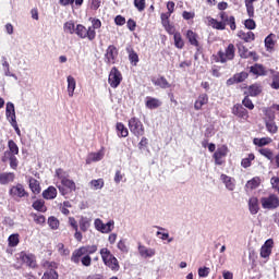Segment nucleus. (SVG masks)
Instances as JSON below:
<instances>
[{"label": "nucleus", "instance_id": "nucleus-1", "mask_svg": "<svg viewBox=\"0 0 279 279\" xmlns=\"http://www.w3.org/2000/svg\"><path fill=\"white\" fill-rule=\"evenodd\" d=\"M95 252H97V245L95 244L81 246L73 251L71 256V263H74V265H80V259L82 258V256H90V254H95Z\"/></svg>", "mask_w": 279, "mask_h": 279}, {"label": "nucleus", "instance_id": "nucleus-2", "mask_svg": "<svg viewBox=\"0 0 279 279\" xmlns=\"http://www.w3.org/2000/svg\"><path fill=\"white\" fill-rule=\"evenodd\" d=\"M100 256L102 258L104 264L109 267L111 271H119V259L112 255L110 250L107 247L100 250Z\"/></svg>", "mask_w": 279, "mask_h": 279}, {"label": "nucleus", "instance_id": "nucleus-3", "mask_svg": "<svg viewBox=\"0 0 279 279\" xmlns=\"http://www.w3.org/2000/svg\"><path fill=\"white\" fill-rule=\"evenodd\" d=\"M9 196L14 202H21L25 199V197H29V192L25 190V185L23 183H16L15 185H11L9 189Z\"/></svg>", "mask_w": 279, "mask_h": 279}, {"label": "nucleus", "instance_id": "nucleus-4", "mask_svg": "<svg viewBox=\"0 0 279 279\" xmlns=\"http://www.w3.org/2000/svg\"><path fill=\"white\" fill-rule=\"evenodd\" d=\"M129 130L131 134L137 138L145 134V126L143 125L141 119L136 117H133L129 120Z\"/></svg>", "mask_w": 279, "mask_h": 279}, {"label": "nucleus", "instance_id": "nucleus-5", "mask_svg": "<svg viewBox=\"0 0 279 279\" xmlns=\"http://www.w3.org/2000/svg\"><path fill=\"white\" fill-rule=\"evenodd\" d=\"M56 175L60 180L62 186L68 189L70 193H73V191H75V181L69 179V173H66V171H63L62 168H59L56 170Z\"/></svg>", "mask_w": 279, "mask_h": 279}, {"label": "nucleus", "instance_id": "nucleus-6", "mask_svg": "<svg viewBox=\"0 0 279 279\" xmlns=\"http://www.w3.org/2000/svg\"><path fill=\"white\" fill-rule=\"evenodd\" d=\"M5 114L9 123L13 126L17 136H21V129L19 128V123L16 122V111L14 109V104H7Z\"/></svg>", "mask_w": 279, "mask_h": 279}, {"label": "nucleus", "instance_id": "nucleus-7", "mask_svg": "<svg viewBox=\"0 0 279 279\" xmlns=\"http://www.w3.org/2000/svg\"><path fill=\"white\" fill-rule=\"evenodd\" d=\"M260 204L265 210H276L279 208V197L276 194H270L268 197H262Z\"/></svg>", "mask_w": 279, "mask_h": 279}, {"label": "nucleus", "instance_id": "nucleus-8", "mask_svg": "<svg viewBox=\"0 0 279 279\" xmlns=\"http://www.w3.org/2000/svg\"><path fill=\"white\" fill-rule=\"evenodd\" d=\"M75 34L78 36V38H88L89 40H95L97 38V32H95L92 28H86V26L78 24L75 28Z\"/></svg>", "mask_w": 279, "mask_h": 279}, {"label": "nucleus", "instance_id": "nucleus-9", "mask_svg": "<svg viewBox=\"0 0 279 279\" xmlns=\"http://www.w3.org/2000/svg\"><path fill=\"white\" fill-rule=\"evenodd\" d=\"M94 226L98 232L102 234H110L114 230V220H109L107 223H104L102 219H95Z\"/></svg>", "mask_w": 279, "mask_h": 279}, {"label": "nucleus", "instance_id": "nucleus-10", "mask_svg": "<svg viewBox=\"0 0 279 279\" xmlns=\"http://www.w3.org/2000/svg\"><path fill=\"white\" fill-rule=\"evenodd\" d=\"M109 85L111 88H119L121 82H123V74L117 69V66H113L109 73L108 78Z\"/></svg>", "mask_w": 279, "mask_h": 279}, {"label": "nucleus", "instance_id": "nucleus-11", "mask_svg": "<svg viewBox=\"0 0 279 279\" xmlns=\"http://www.w3.org/2000/svg\"><path fill=\"white\" fill-rule=\"evenodd\" d=\"M117 58H119V49L114 45L108 46L106 53H105V62L107 64H116Z\"/></svg>", "mask_w": 279, "mask_h": 279}, {"label": "nucleus", "instance_id": "nucleus-12", "mask_svg": "<svg viewBox=\"0 0 279 279\" xmlns=\"http://www.w3.org/2000/svg\"><path fill=\"white\" fill-rule=\"evenodd\" d=\"M20 258L22 263L31 267V269H36V255L32 253L21 252Z\"/></svg>", "mask_w": 279, "mask_h": 279}, {"label": "nucleus", "instance_id": "nucleus-13", "mask_svg": "<svg viewBox=\"0 0 279 279\" xmlns=\"http://www.w3.org/2000/svg\"><path fill=\"white\" fill-rule=\"evenodd\" d=\"M250 73L256 75L257 77H265L268 75L269 71L267 68L260 63H255L250 66Z\"/></svg>", "mask_w": 279, "mask_h": 279}, {"label": "nucleus", "instance_id": "nucleus-14", "mask_svg": "<svg viewBox=\"0 0 279 279\" xmlns=\"http://www.w3.org/2000/svg\"><path fill=\"white\" fill-rule=\"evenodd\" d=\"M228 156V146L222 145L221 147L217 148V150L214 153V159L216 165H223L222 158H226Z\"/></svg>", "mask_w": 279, "mask_h": 279}, {"label": "nucleus", "instance_id": "nucleus-15", "mask_svg": "<svg viewBox=\"0 0 279 279\" xmlns=\"http://www.w3.org/2000/svg\"><path fill=\"white\" fill-rule=\"evenodd\" d=\"M231 112L232 114H234V117H238L239 119H247L250 117L247 109H245V107H243V105L241 104H235Z\"/></svg>", "mask_w": 279, "mask_h": 279}, {"label": "nucleus", "instance_id": "nucleus-16", "mask_svg": "<svg viewBox=\"0 0 279 279\" xmlns=\"http://www.w3.org/2000/svg\"><path fill=\"white\" fill-rule=\"evenodd\" d=\"M137 250H138L140 256H142V258H151V257L156 256V250L148 248L145 245L140 244Z\"/></svg>", "mask_w": 279, "mask_h": 279}, {"label": "nucleus", "instance_id": "nucleus-17", "mask_svg": "<svg viewBox=\"0 0 279 279\" xmlns=\"http://www.w3.org/2000/svg\"><path fill=\"white\" fill-rule=\"evenodd\" d=\"M16 174H14V172H2L0 173V184L5 186L7 184H10V182H14Z\"/></svg>", "mask_w": 279, "mask_h": 279}, {"label": "nucleus", "instance_id": "nucleus-18", "mask_svg": "<svg viewBox=\"0 0 279 279\" xmlns=\"http://www.w3.org/2000/svg\"><path fill=\"white\" fill-rule=\"evenodd\" d=\"M220 180L223 182L228 191H234V189H236V184L234 183V179H232V177L221 174Z\"/></svg>", "mask_w": 279, "mask_h": 279}, {"label": "nucleus", "instance_id": "nucleus-19", "mask_svg": "<svg viewBox=\"0 0 279 279\" xmlns=\"http://www.w3.org/2000/svg\"><path fill=\"white\" fill-rule=\"evenodd\" d=\"M126 53L129 54V61L132 64V66H137L138 62H141V59L138 58V53L134 51V48L128 47Z\"/></svg>", "mask_w": 279, "mask_h": 279}, {"label": "nucleus", "instance_id": "nucleus-20", "mask_svg": "<svg viewBox=\"0 0 279 279\" xmlns=\"http://www.w3.org/2000/svg\"><path fill=\"white\" fill-rule=\"evenodd\" d=\"M154 86H159V88L167 89L171 88V84L165 76H159L158 78H151Z\"/></svg>", "mask_w": 279, "mask_h": 279}, {"label": "nucleus", "instance_id": "nucleus-21", "mask_svg": "<svg viewBox=\"0 0 279 279\" xmlns=\"http://www.w3.org/2000/svg\"><path fill=\"white\" fill-rule=\"evenodd\" d=\"M160 106H162L160 99L149 96L146 97V108H148V110H156V108H160Z\"/></svg>", "mask_w": 279, "mask_h": 279}, {"label": "nucleus", "instance_id": "nucleus-22", "mask_svg": "<svg viewBox=\"0 0 279 279\" xmlns=\"http://www.w3.org/2000/svg\"><path fill=\"white\" fill-rule=\"evenodd\" d=\"M248 210L251 215H258V210H260V206L258 205L257 197L253 196L248 199Z\"/></svg>", "mask_w": 279, "mask_h": 279}, {"label": "nucleus", "instance_id": "nucleus-23", "mask_svg": "<svg viewBox=\"0 0 279 279\" xmlns=\"http://www.w3.org/2000/svg\"><path fill=\"white\" fill-rule=\"evenodd\" d=\"M116 130L119 138H128L130 136V131L126 129L125 124L118 122L116 124Z\"/></svg>", "mask_w": 279, "mask_h": 279}, {"label": "nucleus", "instance_id": "nucleus-24", "mask_svg": "<svg viewBox=\"0 0 279 279\" xmlns=\"http://www.w3.org/2000/svg\"><path fill=\"white\" fill-rule=\"evenodd\" d=\"M28 186H29L32 193H34V195H38L41 191L40 182H38V180H36L33 177L28 178Z\"/></svg>", "mask_w": 279, "mask_h": 279}, {"label": "nucleus", "instance_id": "nucleus-25", "mask_svg": "<svg viewBox=\"0 0 279 279\" xmlns=\"http://www.w3.org/2000/svg\"><path fill=\"white\" fill-rule=\"evenodd\" d=\"M44 199H56L58 197V190L54 186H49L43 192Z\"/></svg>", "mask_w": 279, "mask_h": 279}, {"label": "nucleus", "instance_id": "nucleus-26", "mask_svg": "<svg viewBox=\"0 0 279 279\" xmlns=\"http://www.w3.org/2000/svg\"><path fill=\"white\" fill-rule=\"evenodd\" d=\"M66 80H68V95L69 97H73V95L75 94V88L77 86V83L75 82V77H73L72 75H69Z\"/></svg>", "mask_w": 279, "mask_h": 279}, {"label": "nucleus", "instance_id": "nucleus-27", "mask_svg": "<svg viewBox=\"0 0 279 279\" xmlns=\"http://www.w3.org/2000/svg\"><path fill=\"white\" fill-rule=\"evenodd\" d=\"M206 104H208V95L201 94L194 104V108L195 110H202V107L206 106Z\"/></svg>", "mask_w": 279, "mask_h": 279}, {"label": "nucleus", "instance_id": "nucleus-28", "mask_svg": "<svg viewBox=\"0 0 279 279\" xmlns=\"http://www.w3.org/2000/svg\"><path fill=\"white\" fill-rule=\"evenodd\" d=\"M238 37L241 38V40H244V43H252V40H255L256 39V36L254 35L253 32H243V31H240L238 32Z\"/></svg>", "mask_w": 279, "mask_h": 279}, {"label": "nucleus", "instance_id": "nucleus-29", "mask_svg": "<svg viewBox=\"0 0 279 279\" xmlns=\"http://www.w3.org/2000/svg\"><path fill=\"white\" fill-rule=\"evenodd\" d=\"M274 38H276L275 34H269L264 43H265V48L267 51H272L274 47H276V40H274Z\"/></svg>", "mask_w": 279, "mask_h": 279}, {"label": "nucleus", "instance_id": "nucleus-30", "mask_svg": "<svg viewBox=\"0 0 279 279\" xmlns=\"http://www.w3.org/2000/svg\"><path fill=\"white\" fill-rule=\"evenodd\" d=\"M263 93V86L259 84H253L248 86V95L251 97H258Z\"/></svg>", "mask_w": 279, "mask_h": 279}, {"label": "nucleus", "instance_id": "nucleus-31", "mask_svg": "<svg viewBox=\"0 0 279 279\" xmlns=\"http://www.w3.org/2000/svg\"><path fill=\"white\" fill-rule=\"evenodd\" d=\"M78 226L82 232H88V228H90V218L82 216Z\"/></svg>", "mask_w": 279, "mask_h": 279}, {"label": "nucleus", "instance_id": "nucleus-32", "mask_svg": "<svg viewBox=\"0 0 279 279\" xmlns=\"http://www.w3.org/2000/svg\"><path fill=\"white\" fill-rule=\"evenodd\" d=\"M207 20H208L209 25H211V27L214 29H219V31L226 29V23L225 22H219V21H217V20H215L214 17H210V16H208Z\"/></svg>", "mask_w": 279, "mask_h": 279}, {"label": "nucleus", "instance_id": "nucleus-33", "mask_svg": "<svg viewBox=\"0 0 279 279\" xmlns=\"http://www.w3.org/2000/svg\"><path fill=\"white\" fill-rule=\"evenodd\" d=\"M99 160H104V153H92L86 159V165H90V162H99Z\"/></svg>", "mask_w": 279, "mask_h": 279}, {"label": "nucleus", "instance_id": "nucleus-34", "mask_svg": "<svg viewBox=\"0 0 279 279\" xmlns=\"http://www.w3.org/2000/svg\"><path fill=\"white\" fill-rule=\"evenodd\" d=\"M186 38L193 47H199V41L197 40V34L193 31H187Z\"/></svg>", "mask_w": 279, "mask_h": 279}, {"label": "nucleus", "instance_id": "nucleus-35", "mask_svg": "<svg viewBox=\"0 0 279 279\" xmlns=\"http://www.w3.org/2000/svg\"><path fill=\"white\" fill-rule=\"evenodd\" d=\"M211 60H214V62H221V64H226L229 59L222 50H219L217 54L211 56Z\"/></svg>", "mask_w": 279, "mask_h": 279}, {"label": "nucleus", "instance_id": "nucleus-36", "mask_svg": "<svg viewBox=\"0 0 279 279\" xmlns=\"http://www.w3.org/2000/svg\"><path fill=\"white\" fill-rule=\"evenodd\" d=\"M32 207L34 210H37V213H47V206H45V201L43 199L35 201Z\"/></svg>", "mask_w": 279, "mask_h": 279}, {"label": "nucleus", "instance_id": "nucleus-37", "mask_svg": "<svg viewBox=\"0 0 279 279\" xmlns=\"http://www.w3.org/2000/svg\"><path fill=\"white\" fill-rule=\"evenodd\" d=\"M260 186V178L254 177L250 181L246 182L245 187L250 189L251 191H254V189H258Z\"/></svg>", "mask_w": 279, "mask_h": 279}, {"label": "nucleus", "instance_id": "nucleus-38", "mask_svg": "<svg viewBox=\"0 0 279 279\" xmlns=\"http://www.w3.org/2000/svg\"><path fill=\"white\" fill-rule=\"evenodd\" d=\"M269 72L271 73V84H270V87L274 89V90H279V72H275L274 70H269Z\"/></svg>", "mask_w": 279, "mask_h": 279}, {"label": "nucleus", "instance_id": "nucleus-39", "mask_svg": "<svg viewBox=\"0 0 279 279\" xmlns=\"http://www.w3.org/2000/svg\"><path fill=\"white\" fill-rule=\"evenodd\" d=\"M2 70H3L5 77H14L15 80H19V76H16V74H14L10 71V62H8V60H4L2 62Z\"/></svg>", "mask_w": 279, "mask_h": 279}, {"label": "nucleus", "instance_id": "nucleus-40", "mask_svg": "<svg viewBox=\"0 0 279 279\" xmlns=\"http://www.w3.org/2000/svg\"><path fill=\"white\" fill-rule=\"evenodd\" d=\"M89 186L93 189V191H101V189L105 186L104 179L92 180L89 182Z\"/></svg>", "mask_w": 279, "mask_h": 279}, {"label": "nucleus", "instance_id": "nucleus-41", "mask_svg": "<svg viewBox=\"0 0 279 279\" xmlns=\"http://www.w3.org/2000/svg\"><path fill=\"white\" fill-rule=\"evenodd\" d=\"M238 52L241 58L247 59L250 58V50L243 45V43H239L236 45Z\"/></svg>", "mask_w": 279, "mask_h": 279}, {"label": "nucleus", "instance_id": "nucleus-42", "mask_svg": "<svg viewBox=\"0 0 279 279\" xmlns=\"http://www.w3.org/2000/svg\"><path fill=\"white\" fill-rule=\"evenodd\" d=\"M8 147H9L8 153L11 154V156H17L19 145H16V142L14 140H9Z\"/></svg>", "mask_w": 279, "mask_h": 279}, {"label": "nucleus", "instance_id": "nucleus-43", "mask_svg": "<svg viewBox=\"0 0 279 279\" xmlns=\"http://www.w3.org/2000/svg\"><path fill=\"white\" fill-rule=\"evenodd\" d=\"M173 38L174 47H177V49H184V39H182V34L177 32L173 34Z\"/></svg>", "mask_w": 279, "mask_h": 279}, {"label": "nucleus", "instance_id": "nucleus-44", "mask_svg": "<svg viewBox=\"0 0 279 279\" xmlns=\"http://www.w3.org/2000/svg\"><path fill=\"white\" fill-rule=\"evenodd\" d=\"M19 236V233H13L8 238L9 247H16L21 243Z\"/></svg>", "mask_w": 279, "mask_h": 279}, {"label": "nucleus", "instance_id": "nucleus-45", "mask_svg": "<svg viewBox=\"0 0 279 279\" xmlns=\"http://www.w3.org/2000/svg\"><path fill=\"white\" fill-rule=\"evenodd\" d=\"M253 143L257 147H265V145H269V143H271V137L254 138Z\"/></svg>", "mask_w": 279, "mask_h": 279}, {"label": "nucleus", "instance_id": "nucleus-46", "mask_svg": "<svg viewBox=\"0 0 279 279\" xmlns=\"http://www.w3.org/2000/svg\"><path fill=\"white\" fill-rule=\"evenodd\" d=\"M265 125H266L267 132H269L270 134H277L278 133V125L276 124V120L270 121V122H265Z\"/></svg>", "mask_w": 279, "mask_h": 279}, {"label": "nucleus", "instance_id": "nucleus-47", "mask_svg": "<svg viewBox=\"0 0 279 279\" xmlns=\"http://www.w3.org/2000/svg\"><path fill=\"white\" fill-rule=\"evenodd\" d=\"M276 121V112H274V108L266 109L265 111V123Z\"/></svg>", "mask_w": 279, "mask_h": 279}, {"label": "nucleus", "instance_id": "nucleus-48", "mask_svg": "<svg viewBox=\"0 0 279 279\" xmlns=\"http://www.w3.org/2000/svg\"><path fill=\"white\" fill-rule=\"evenodd\" d=\"M259 154L264 156V158H267V160H270V162L274 161V151L269 148H260Z\"/></svg>", "mask_w": 279, "mask_h": 279}, {"label": "nucleus", "instance_id": "nucleus-49", "mask_svg": "<svg viewBox=\"0 0 279 279\" xmlns=\"http://www.w3.org/2000/svg\"><path fill=\"white\" fill-rule=\"evenodd\" d=\"M256 156L254 154H250L246 158L242 159L241 166L243 169H247L248 167H252V160H254Z\"/></svg>", "mask_w": 279, "mask_h": 279}, {"label": "nucleus", "instance_id": "nucleus-50", "mask_svg": "<svg viewBox=\"0 0 279 279\" xmlns=\"http://www.w3.org/2000/svg\"><path fill=\"white\" fill-rule=\"evenodd\" d=\"M60 276L58 275V271L54 269H49L46 272H44L41 279H58Z\"/></svg>", "mask_w": 279, "mask_h": 279}, {"label": "nucleus", "instance_id": "nucleus-51", "mask_svg": "<svg viewBox=\"0 0 279 279\" xmlns=\"http://www.w3.org/2000/svg\"><path fill=\"white\" fill-rule=\"evenodd\" d=\"M48 226L51 228V230H58L60 228V220L58 218L51 216L48 218Z\"/></svg>", "mask_w": 279, "mask_h": 279}, {"label": "nucleus", "instance_id": "nucleus-52", "mask_svg": "<svg viewBox=\"0 0 279 279\" xmlns=\"http://www.w3.org/2000/svg\"><path fill=\"white\" fill-rule=\"evenodd\" d=\"M234 46L232 44H229L226 48L225 56L229 60H234Z\"/></svg>", "mask_w": 279, "mask_h": 279}, {"label": "nucleus", "instance_id": "nucleus-53", "mask_svg": "<svg viewBox=\"0 0 279 279\" xmlns=\"http://www.w3.org/2000/svg\"><path fill=\"white\" fill-rule=\"evenodd\" d=\"M63 29L64 32H66V34H75V29H76L75 23L65 22L63 25Z\"/></svg>", "mask_w": 279, "mask_h": 279}, {"label": "nucleus", "instance_id": "nucleus-54", "mask_svg": "<svg viewBox=\"0 0 279 279\" xmlns=\"http://www.w3.org/2000/svg\"><path fill=\"white\" fill-rule=\"evenodd\" d=\"M235 77L236 84H241V82H245L250 74L247 72H240L233 75Z\"/></svg>", "mask_w": 279, "mask_h": 279}, {"label": "nucleus", "instance_id": "nucleus-55", "mask_svg": "<svg viewBox=\"0 0 279 279\" xmlns=\"http://www.w3.org/2000/svg\"><path fill=\"white\" fill-rule=\"evenodd\" d=\"M117 247L120 250V252H122V254H128V252H130V247L128 246L125 240H120Z\"/></svg>", "mask_w": 279, "mask_h": 279}, {"label": "nucleus", "instance_id": "nucleus-56", "mask_svg": "<svg viewBox=\"0 0 279 279\" xmlns=\"http://www.w3.org/2000/svg\"><path fill=\"white\" fill-rule=\"evenodd\" d=\"M57 251L59 252L60 256H69L71 251L64 247V243L57 244Z\"/></svg>", "mask_w": 279, "mask_h": 279}, {"label": "nucleus", "instance_id": "nucleus-57", "mask_svg": "<svg viewBox=\"0 0 279 279\" xmlns=\"http://www.w3.org/2000/svg\"><path fill=\"white\" fill-rule=\"evenodd\" d=\"M80 263H82L83 267H90L93 264V258L89 255H83L80 258Z\"/></svg>", "mask_w": 279, "mask_h": 279}, {"label": "nucleus", "instance_id": "nucleus-58", "mask_svg": "<svg viewBox=\"0 0 279 279\" xmlns=\"http://www.w3.org/2000/svg\"><path fill=\"white\" fill-rule=\"evenodd\" d=\"M242 106L244 108H247V110H254V102L252 99H250V96H245L244 99L242 100Z\"/></svg>", "mask_w": 279, "mask_h": 279}, {"label": "nucleus", "instance_id": "nucleus-59", "mask_svg": "<svg viewBox=\"0 0 279 279\" xmlns=\"http://www.w3.org/2000/svg\"><path fill=\"white\" fill-rule=\"evenodd\" d=\"M134 7L138 12H144L146 8V1L145 0H134Z\"/></svg>", "mask_w": 279, "mask_h": 279}, {"label": "nucleus", "instance_id": "nucleus-60", "mask_svg": "<svg viewBox=\"0 0 279 279\" xmlns=\"http://www.w3.org/2000/svg\"><path fill=\"white\" fill-rule=\"evenodd\" d=\"M11 169H19V158H16V155H12L9 159Z\"/></svg>", "mask_w": 279, "mask_h": 279}, {"label": "nucleus", "instance_id": "nucleus-61", "mask_svg": "<svg viewBox=\"0 0 279 279\" xmlns=\"http://www.w3.org/2000/svg\"><path fill=\"white\" fill-rule=\"evenodd\" d=\"M246 12L250 19H254V3L245 2Z\"/></svg>", "mask_w": 279, "mask_h": 279}, {"label": "nucleus", "instance_id": "nucleus-62", "mask_svg": "<svg viewBox=\"0 0 279 279\" xmlns=\"http://www.w3.org/2000/svg\"><path fill=\"white\" fill-rule=\"evenodd\" d=\"M209 274H210V268H208V267H201V268H198V276H199V278H208Z\"/></svg>", "mask_w": 279, "mask_h": 279}, {"label": "nucleus", "instance_id": "nucleus-63", "mask_svg": "<svg viewBox=\"0 0 279 279\" xmlns=\"http://www.w3.org/2000/svg\"><path fill=\"white\" fill-rule=\"evenodd\" d=\"M244 26L246 29H256V22L250 17L248 20H245Z\"/></svg>", "mask_w": 279, "mask_h": 279}, {"label": "nucleus", "instance_id": "nucleus-64", "mask_svg": "<svg viewBox=\"0 0 279 279\" xmlns=\"http://www.w3.org/2000/svg\"><path fill=\"white\" fill-rule=\"evenodd\" d=\"M270 184H271L272 189H275V191H277L278 194H279V178L278 177H272L270 179Z\"/></svg>", "mask_w": 279, "mask_h": 279}]
</instances>
